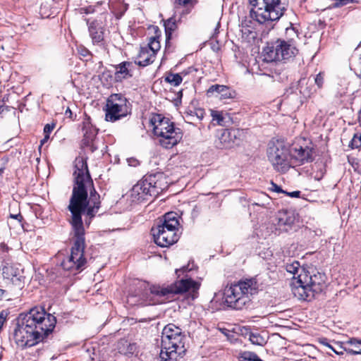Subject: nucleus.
Listing matches in <instances>:
<instances>
[{
	"label": "nucleus",
	"instance_id": "obj_36",
	"mask_svg": "<svg viewBox=\"0 0 361 361\" xmlns=\"http://www.w3.org/2000/svg\"><path fill=\"white\" fill-rule=\"evenodd\" d=\"M204 116V111L202 109H195L194 111H191L187 116V122H190L192 117L195 116L198 120H202Z\"/></svg>",
	"mask_w": 361,
	"mask_h": 361
},
{
	"label": "nucleus",
	"instance_id": "obj_13",
	"mask_svg": "<svg viewBox=\"0 0 361 361\" xmlns=\"http://www.w3.org/2000/svg\"><path fill=\"white\" fill-rule=\"evenodd\" d=\"M106 121L115 122L129 113L127 99L121 94H113L107 99L106 105Z\"/></svg>",
	"mask_w": 361,
	"mask_h": 361
},
{
	"label": "nucleus",
	"instance_id": "obj_11",
	"mask_svg": "<svg viewBox=\"0 0 361 361\" xmlns=\"http://www.w3.org/2000/svg\"><path fill=\"white\" fill-rule=\"evenodd\" d=\"M268 160L275 170L285 173L290 166V150L279 140L269 143L267 150Z\"/></svg>",
	"mask_w": 361,
	"mask_h": 361
},
{
	"label": "nucleus",
	"instance_id": "obj_21",
	"mask_svg": "<svg viewBox=\"0 0 361 361\" xmlns=\"http://www.w3.org/2000/svg\"><path fill=\"white\" fill-rule=\"evenodd\" d=\"M286 270L293 274L292 283L295 281H298L302 274H306L307 271L305 268L300 266L298 261H293L292 262H288L285 265Z\"/></svg>",
	"mask_w": 361,
	"mask_h": 361
},
{
	"label": "nucleus",
	"instance_id": "obj_3",
	"mask_svg": "<svg viewBox=\"0 0 361 361\" xmlns=\"http://www.w3.org/2000/svg\"><path fill=\"white\" fill-rule=\"evenodd\" d=\"M200 284L192 279L177 280L167 286L152 285L148 291L140 295L129 294L127 302L130 305H153L165 302V297L181 294L189 290L197 293Z\"/></svg>",
	"mask_w": 361,
	"mask_h": 361
},
{
	"label": "nucleus",
	"instance_id": "obj_46",
	"mask_svg": "<svg viewBox=\"0 0 361 361\" xmlns=\"http://www.w3.org/2000/svg\"><path fill=\"white\" fill-rule=\"evenodd\" d=\"M358 68H360V73H358V76L361 78V56H360L357 62Z\"/></svg>",
	"mask_w": 361,
	"mask_h": 361
},
{
	"label": "nucleus",
	"instance_id": "obj_15",
	"mask_svg": "<svg viewBox=\"0 0 361 361\" xmlns=\"http://www.w3.org/2000/svg\"><path fill=\"white\" fill-rule=\"evenodd\" d=\"M155 233L154 228H152L154 243L161 247H167L176 243L179 239V227H157Z\"/></svg>",
	"mask_w": 361,
	"mask_h": 361
},
{
	"label": "nucleus",
	"instance_id": "obj_24",
	"mask_svg": "<svg viewBox=\"0 0 361 361\" xmlns=\"http://www.w3.org/2000/svg\"><path fill=\"white\" fill-rule=\"evenodd\" d=\"M183 335L182 329L173 324L166 325L162 331L161 339L176 338Z\"/></svg>",
	"mask_w": 361,
	"mask_h": 361
},
{
	"label": "nucleus",
	"instance_id": "obj_16",
	"mask_svg": "<svg viewBox=\"0 0 361 361\" xmlns=\"http://www.w3.org/2000/svg\"><path fill=\"white\" fill-rule=\"evenodd\" d=\"M313 160L312 149L308 147H295L290 152V161L298 165Z\"/></svg>",
	"mask_w": 361,
	"mask_h": 361
},
{
	"label": "nucleus",
	"instance_id": "obj_49",
	"mask_svg": "<svg viewBox=\"0 0 361 361\" xmlns=\"http://www.w3.org/2000/svg\"><path fill=\"white\" fill-rule=\"evenodd\" d=\"M65 114H66V116H68V117H70V118L71 117V116H72V111H71V109H70L69 108H68V109L66 110V111H65Z\"/></svg>",
	"mask_w": 361,
	"mask_h": 361
},
{
	"label": "nucleus",
	"instance_id": "obj_14",
	"mask_svg": "<svg viewBox=\"0 0 361 361\" xmlns=\"http://www.w3.org/2000/svg\"><path fill=\"white\" fill-rule=\"evenodd\" d=\"M4 281L11 290H21L25 283V276L23 271L13 264H7L2 268Z\"/></svg>",
	"mask_w": 361,
	"mask_h": 361
},
{
	"label": "nucleus",
	"instance_id": "obj_1",
	"mask_svg": "<svg viewBox=\"0 0 361 361\" xmlns=\"http://www.w3.org/2000/svg\"><path fill=\"white\" fill-rule=\"evenodd\" d=\"M75 185L70 200L68 209L72 218V226H82V215L87 224H90V219L94 216L100 207V196L93 186L87 164L82 157L75 160V171L73 172Z\"/></svg>",
	"mask_w": 361,
	"mask_h": 361
},
{
	"label": "nucleus",
	"instance_id": "obj_5",
	"mask_svg": "<svg viewBox=\"0 0 361 361\" xmlns=\"http://www.w3.org/2000/svg\"><path fill=\"white\" fill-rule=\"evenodd\" d=\"M256 279H243L226 287L224 293L225 302L234 310H243L251 301L250 296L258 290Z\"/></svg>",
	"mask_w": 361,
	"mask_h": 361
},
{
	"label": "nucleus",
	"instance_id": "obj_43",
	"mask_svg": "<svg viewBox=\"0 0 361 361\" xmlns=\"http://www.w3.org/2000/svg\"><path fill=\"white\" fill-rule=\"evenodd\" d=\"M285 193L291 197H300V191H293V192H285Z\"/></svg>",
	"mask_w": 361,
	"mask_h": 361
},
{
	"label": "nucleus",
	"instance_id": "obj_2",
	"mask_svg": "<svg viewBox=\"0 0 361 361\" xmlns=\"http://www.w3.org/2000/svg\"><path fill=\"white\" fill-rule=\"evenodd\" d=\"M56 324V317L54 314L42 307H34L26 314H20L13 332L15 342L22 348L44 342Z\"/></svg>",
	"mask_w": 361,
	"mask_h": 361
},
{
	"label": "nucleus",
	"instance_id": "obj_28",
	"mask_svg": "<svg viewBox=\"0 0 361 361\" xmlns=\"http://www.w3.org/2000/svg\"><path fill=\"white\" fill-rule=\"evenodd\" d=\"M147 49L151 52L154 56L156 57L157 51L160 49L161 45L159 40V37H152L149 39V43L147 46H145Z\"/></svg>",
	"mask_w": 361,
	"mask_h": 361
},
{
	"label": "nucleus",
	"instance_id": "obj_23",
	"mask_svg": "<svg viewBox=\"0 0 361 361\" xmlns=\"http://www.w3.org/2000/svg\"><path fill=\"white\" fill-rule=\"evenodd\" d=\"M82 132L84 144L90 145L97 133V129L90 123L89 120L83 122Z\"/></svg>",
	"mask_w": 361,
	"mask_h": 361
},
{
	"label": "nucleus",
	"instance_id": "obj_27",
	"mask_svg": "<svg viewBox=\"0 0 361 361\" xmlns=\"http://www.w3.org/2000/svg\"><path fill=\"white\" fill-rule=\"evenodd\" d=\"M90 35L94 43L101 42L104 39L103 32L101 27H97L94 23L89 26Z\"/></svg>",
	"mask_w": 361,
	"mask_h": 361
},
{
	"label": "nucleus",
	"instance_id": "obj_44",
	"mask_svg": "<svg viewBox=\"0 0 361 361\" xmlns=\"http://www.w3.org/2000/svg\"><path fill=\"white\" fill-rule=\"evenodd\" d=\"M176 3L180 5H186L192 1V0H176Z\"/></svg>",
	"mask_w": 361,
	"mask_h": 361
},
{
	"label": "nucleus",
	"instance_id": "obj_19",
	"mask_svg": "<svg viewBox=\"0 0 361 361\" xmlns=\"http://www.w3.org/2000/svg\"><path fill=\"white\" fill-rule=\"evenodd\" d=\"M183 223L178 213L169 212L157 219L155 226H180Z\"/></svg>",
	"mask_w": 361,
	"mask_h": 361
},
{
	"label": "nucleus",
	"instance_id": "obj_32",
	"mask_svg": "<svg viewBox=\"0 0 361 361\" xmlns=\"http://www.w3.org/2000/svg\"><path fill=\"white\" fill-rule=\"evenodd\" d=\"M182 80V77L178 73H169L165 78V81L173 86L179 85Z\"/></svg>",
	"mask_w": 361,
	"mask_h": 361
},
{
	"label": "nucleus",
	"instance_id": "obj_9",
	"mask_svg": "<svg viewBox=\"0 0 361 361\" xmlns=\"http://www.w3.org/2000/svg\"><path fill=\"white\" fill-rule=\"evenodd\" d=\"M85 227H73V245L71 249V255L61 262L65 270L78 271L87 262L84 256L85 248Z\"/></svg>",
	"mask_w": 361,
	"mask_h": 361
},
{
	"label": "nucleus",
	"instance_id": "obj_4",
	"mask_svg": "<svg viewBox=\"0 0 361 361\" xmlns=\"http://www.w3.org/2000/svg\"><path fill=\"white\" fill-rule=\"evenodd\" d=\"M326 288V276L313 269L302 274L298 281L291 283V291L298 300L311 301Z\"/></svg>",
	"mask_w": 361,
	"mask_h": 361
},
{
	"label": "nucleus",
	"instance_id": "obj_12",
	"mask_svg": "<svg viewBox=\"0 0 361 361\" xmlns=\"http://www.w3.org/2000/svg\"><path fill=\"white\" fill-rule=\"evenodd\" d=\"M185 336L161 339V349L159 357L161 361H178L186 351L184 340Z\"/></svg>",
	"mask_w": 361,
	"mask_h": 361
},
{
	"label": "nucleus",
	"instance_id": "obj_39",
	"mask_svg": "<svg viewBox=\"0 0 361 361\" xmlns=\"http://www.w3.org/2000/svg\"><path fill=\"white\" fill-rule=\"evenodd\" d=\"M323 80H324V78H323V75H322V73L317 74L314 78V82L319 88L322 87V86L323 85Z\"/></svg>",
	"mask_w": 361,
	"mask_h": 361
},
{
	"label": "nucleus",
	"instance_id": "obj_6",
	"mask_svg": "<svg viewBox=\"0 0 361 361\" xmlns=\"http://www.w3.org/2000/svg\"><path fill=\"white\" fill-rule=\"evenodd\" d=\"M154 135L157 137L161 146L171 149L176 145L183 137L182 130L175 126L169 118L160 114L154 115L150 119Z\"/></svg>",
	"mask_w": 361,
	"mask_h": 361
},
{
	"label": "nucleus",
	"instance_id": "obj_50",
	"mask_svg": "<svg viewBox=\"0 0 361 361\" xmlns=\"http://www.w3.org/2000/svg\"><path fill=\"white\" fill-rule=\"evenodd\" d=\"M6 290L0 288V300H2Z\"/></svg>",
	"mask_w": 361,
	"mask_h": 361
},
{
	"label": "nucleus",
	"instance_id": "obj_35",
	"mask_svg": "<svg viewBox=\"0 0 361 361\" xmlns=\"http://www.w3.org/2000/svg\"><path fill=\"white\" fill-rule=\"evenodd\" d=\"M349 147L352 149H357L361 147V132L354 134Z\"/></svg>",
	"mask_w": 361,
	"mask_h": 361
},
{
	"label": "nucleus",
	"instance_id": "obj_18",
	"mask_svg": "<svg viewBox=\"0 0 361 361\" xmlns=\"http://www.w3.org/2000/svg\"><path fill=\"white\" fill-rule=\"evenodd\" d=\"M135 64L132 62L124 61L116 67L115 80L121 82L133 76Z\"/></svg>",
	"mask_w": 361,
	"mask_h": 361
},
{
	"label": "nucleus",
	"instance_id": "obj_33",
	"mask_svg": "<svg viewBox=\"0 0 361 361\" xmlns=\"http://www.w3.org/2000/svg\"><path fill=\"white\" fill-rule=\"evenodd\" d=\"M249 339H250V342L254 345L262 346L266 343V341L264 338V337L257 333H256V334L251 333L250 334Z\"/></svg>",
	"mask_w": 361,
	"mask_h": 361
},
{
	"label": "nucleus",
	"instance_id": "obj_25",
	"mask_svg": "<svg viewBox=\"0 0 361 361\" xmlns=\"http://www.w3.org/2000/svg\"><path fill=\"white\" fill-rule=\"evenodd\" d=\"M233 137H235V135H233L231 130L228 129L222 130L221 135L219 137V143L218 144V147L219 148L231 147L233 143Z\"/></svg>",
	"mask_w": 361,
	"mask_h": 361
},
{
	"label": "nucleus",
	"instance_id": "obj_34",
	"mask_svg": "<svg viewBox=\"0 0 361 361\" xmlns=\"http://www.w3.org/2000/svg\"><path fill=\"white\" fill-rule=\"evenodd\" d=\"M212 121H216L217 125L224 126V117L223 113L218 111H211Z\"/></svg>",
	"mask_w": 361,
	"mask_h": 361
},
{
	"label": "nucleus",
	"instance_id": "obj_31",
	"mask_svg": "<svg viewBox=\"0 0 361 361\" xmlns=\"http://www.w3.org/2000/svg\"><path fill=\"white\" fill-rule=\"evenodd\" d=\"M348 343L355 346V349L345 350L348 353L351 355L361 354V339L352 338L349 340Z\"/></svg>",
	"mask_w": 361,
	"mask_h": 361
},
{
	"label": "nucleus",
	"instance_id": "obj_45",
	"mask_svg": "<svg viewBox=\"0 0 361 361\" xmlns=\"http://www.w3.org/2000/svg\"><path fill=\"white\" fill-rule=\"evenodd\" d=\"M8 110V106H4V102L0 101V115L4 111V110Z\"/></svg>",
	"mask_w": 361,
	"mask_h": 361
},
{
	"label": "nucleus",
	"instance_id": "obj_38",
	"mask_svg": "<svg viewBox=\"0 0 361 361\" xmlns=\"http://www.w3.org/2000/svg\"><path fill=\"white\" fill-rule=\"evenodd\" d=\"M358 0H336L334 7H341L350 3H357Z\"/></svg>",
	"mask_w": 361,
	"mask_h": 361
},
{
	"label": "nucleus",
	"instance_id": "obj_47",
	"mask_svg": "<svg viewBox=\"0 0 361 361\" xmlns=\"http://www.w3.org/2000/svg\"><path fill=\"white\" fill-rule=\"evenodd\" d=\"M49 138V135L44 134V137L41 140V145H44Z\"/></svg>",
	"mask_w": 361,
	"mask_h": 361
},
{
	"label": "nucleus",
	"instance_id": "obj_51",
	"mask_svg": "<svg viewBox=\"0 0 361 361\" xmlns=\"http://www.w3.org/2000/svg\"><path fill=\"white\" fill-rule=\"evenodd\" d=\"M81 54L84 56H86L87 54H89V51L87 49H84L82 51Z\"/></svg>",
	"mask_w": 361,
	"mask_h": 361
},
{
	"label": "nucleus",
	"instance_id": "obj_7",
	"mask_svg": "<svg viewBox=\"0 0 361 361\" xmlns=\"http://www.w3.org/2000/svg\"><path fill=\"white\" fill-rule=\"evenodd\" d=\"M250 16L259 23L278 20L286 10V0H249Z\"/></svg>",
	"mask_w": 361,
	"mask_h": 361
},
{
	"label": "nucleus",
	"instance_id": "obj_8",
	"mask_svg": "<svg viewBox=\"0 0 361 361\" xmlns=\"http://www.w3.org/2000/svg\"><path fill=\"white\" fill-rule=\"evenodd\" d=\"M168 187L163 173L147 175L138 181L130 191L133 202L147 200V197H156Z\"/></svg>",
	"mask_w": 361,
	"mask_h": 361
},
{
	"label": "nucleus",
	"instance_id": "obj_22",
	"mask_svg": "<svg viewBox=\"0 0 361 361\" xmlns=\"http://www.w3.org/2000/svg\"><path fill=\"white\" fill-rule=\"evenodd\" d=\"M155 56L145 47H141L136 58L135 64L140 66H147L154 62Z\"/></svg>",
	"mask_w": 361,
	"mask_h": 361
},
{
	"label": "nucleus",
	"instance_id": "obj_26",
	"mask_svg": "<svg viewBox=\"0 0 361 361\" xmlns=\"http://www.w3.org/2000/svg\"><path fill=\"white\" fill-rule=\"evenodd\" d=\"M240 27V30L242 33V37L245 39L250 40L255 37L256 33L254 31V27L252 25V22L250 20H245L241 23Z\"/></svg>",
	"mask_w": 361,
	"mask_h": 361
},
{
	"label": "nucleus",
	"instance_id": "obj_42",
	"mask_svg": "<svg viewBox=\"0 0 361 361\" xmlns=\"http://www.w3.org/2000/svg\"><path fill=\"white\" fill-rule=\"evenodd\" d=\"M10 219H16V220H17L18 224H21L23 216L20 213H18L17 214H11Z\"/></svg>",
	"mask_w": 361,
	"mask_h": 361
},
{
	"label": "nucleus",
	"instance_id": "obj_29",
	"mask_svg": "<svg viewBox=\"0 0 361 361\" xmlns=\"http://www.w3.org/2000/svg\"><path fill=\"white\" fill-rule=\"evenodd\" d=\"M166 43L171 39L172 32L176 29V21L173 18H169L164 22Z\"/></svg>",
	"mask_w": 361,
	"mask_h": 361
},
{
	"label": "nucleus",
	"instance_id": "obj_37",
	"mask_svg": "<svg viewBox=\"0 0 361 361\" xmlns=\"http://www.w3.org/2000/svg\"><path fill=\"white\" fill-rule=\"evenodd\" d=\"M320 343L328 347L329 349H331L332 351H334L336 354L338 355H343V348L341 345H339V348L338 350H336V348H334L331 345H330L328 342H327V339L326 338H324L322 339Z\"/></svg>",
	"mask_w": 361,
	"mask_h": 361
},
{
	"label": "nucleus",
	"instance_id": "obj_41",
	"mask_svg": "<svg viewBox=\"0 0 361 361\" xmlns=\"http://www.w3.org/2000/svg\"><path fill=\"white\" fill-rule=\"evenodd\" d=\"M54 128V124L45 125V126L44 128V133L49 135L50 133L53 130Z\"/></svg>",
	"mask_w": 361,
	"mask_h": 361
},
{
	"label": "nucleus",
	"instance_id": "obj_10",
	"mask_svg": "<svg viewBox=\"0 0 361 361\" xmlns=\"http://www.w3.org/2000/svg\"><path fill=\"white\" fill-rule=\"evenodd\" d=\"M298 50L293 39L284 40L279 39L264 49L265 60L267 61H281L293 59Z\"/></svg>",
	"mask_w": 361,
	"mask_h": 361
},
{
	"label": "nucleus",
	"instance_id": "obj_48",
	"mask_svg": "<svg viewBox=\"0 0 361 361\" xmlns=\"http://www.w3.org/2000/svg\"><path fill=\"white\" fill-rule=\"evenodd\" d=\"M188 270V267L187 266H184V267H183L180 269H176V274H177L178 271H183V272H185V271H187Z\"/></svg>",
	"mask_w": 361,
	"mask_h": 361
},
{
	"label": "nucleus",
	"instance_id": "obj_40",
	"mask_svg": "<svg viewBox=\"0 0 361 361\" xmlns=\"http://www.w3.org/2000/svg\"><path fill=\"white\" fill-rule=\"evenodd\" d=\"M271 190L278 193H285V191H283L280 186L273 182H271Z\"/></svg>",
	"mask_w": 361,
	"mask_h": 361
},
{
	"label": "nucleus",
	"instance_id": "obj_52",
	"mask_svg": "<svg viewBox=\"0 0 361 361\" xmlns=\"http://www.w3.org/2000/svg\"><path fill=\"white\" fill-rule=\"evenodd\" d=\"M64 280H65V279H64V278H62L61 279H59V280L58 281V282H59V283H62Z\"/></svg>",
	"mask_w": 361,
	"mask_h": 361
},
{
	"label": "nucleus",
	"instance_id": "obj_30",
	"mask_svg": "<svg viewBox=\"0 0 361 361\" xmlns=\"http://www.w3.org/2000/svg\"><path fill=\"white\" fill-rule=\"evenodd\" d=\"M240 361H264L254 352L244 351L240 353Z\"/></svg>",
	"mask_w": 361,
	"mask_h": 361
},
{
	"label": "nucleus",
	"instance_id": "obj_17",
	"mask_svg": "<svg viewBox=\"0 0 361 361\" xmlns=\"http://www.w3.org/2000/svg\"><path fill=\"white\" fill-rule=\"evenodd\" d=\"M207 94L208 97L215 96L220 99H226L233 98L235 95V92L226 85H214L207 90Z\"/></svg>",
	"mask_w": 361,
	"mask_h": 361
},
{
	"label": "nucleus",
	"instance_id": "obj_20",
	"mask_svg": "<svg viewBox=\"0 0 361 361\" xmlns=\"http://www.w3.org/2000/svg\"><path fill=\"white\" fill-rule=\"evenodd\" d=\"M279 226H293L296 223L297 216L293 211L281 210L276 214Z\"/></svg>",
	"mask_w": 361,
	"mask_h": 361
}]
</instances>
